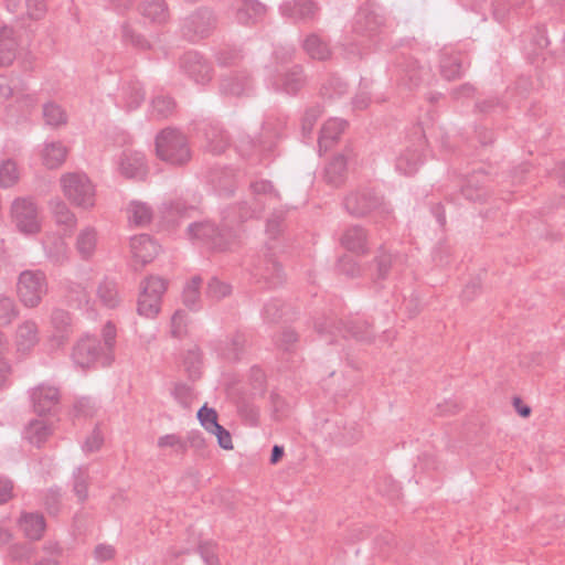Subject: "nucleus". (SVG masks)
I'll return each instance as SVG.
<instances>
[{
	"instance_id": "nucleus-1",
	"label": "nucleus",
	"mask_w": 565,
	"mask_h": 565,
	"mask_svg": "<svg viewBox=\"0 0 565 565\" xmlns=\"http://www.w3.org/2000/svg\"><path fill=\"white\" fill-rule=\"evenodd\" d=\"M249 190L250 202L244 201L228 209L220 227L209 221L190 224L186 231L189 239L193 244L216 252L232 250L237 246L241 234L238 227H234L233 224L257 217L266 206L274 205L280 200L278 191L267 180L252 182Z\"/></svg>"
},
{
	"instance_id": "nucleus-2",
	"label": "nucleus",
	"mask_w": 565,
	"mask_h": 565,
	"mask_svg": "<svg viewBox=\"0 0 565 565\" xmlns=\"http://www.w3.org/2000/svg\"><path fill=\"white\" fill-rule=\"evenodd\" d=\"M103 340L86 335L77 341L73 348L72 359L82 367L109 366L115 360L117 331L113 322L108 321L102 331Z\"/></svg>"
},
{
	"instance_id": "nucleus-3",
	"label": "nucleus",
	"mask_w": 565,
	"mask_h": 565,
	"mask_svg": "<svg viewBox=\"0 0 565 565\" xmlns=\"http://www.w3.org/2000/svg\"><path fill=\"white\" fill-rule=\"evenodd\" d=\"M315 329L321 335L329 338L328 343L338 342V335L342 339L349 337L361 342H371L373 340L372 326L361 316H350L345 320L337 318L334 312L323 316L315 321Z\"/></svg>"
},
{
	"instance_id": "nucleus-4",
	"label": "nucleus",
	"mask_w": 565,
	"mask_h": 565,
	"mask_svg": "<svg viewBox=\"0 0 565 565\" xmlns=\"http://www.w3.org/2000/svg\"><path fill=\"white\" fill-rule=\"evenodd\" d=\"M383 24L384 18L375 8L371 6L361 7L355 14L352 26L355 38L345 47L348 54L356 56L366 54L371 42L381 32Z\"/></svg>"
},
{
	"instance_id": "nucleus-5",
	"label": "nucleus",
	"mask_w": 565,
	"mask_h": 565,
	"mask_svg": "<svg viewBox=\"0 0 565 565\" xmlns=\"http://www.w3.org/2000/svg\"><path fill=\"white\" fill-rule=\"evenodd\" d=\"M158 158L171 166H184L192 157L188 138L174 128L162 129L156 137Z\"/></svg>"
},
{
	"instance_id": "nucleus-6",
	"label": "nucleus",
	"mask_w": 565,
	"mask_h": 565,
	"mask_svg": "<svg viewBox=\"0 0 565 565\" xmlns=\"http://www.w3.org/2000/svg\"><path fill=\"white\" fill-rule=\"evenodd\" d=\"M347 212L355 217H364L369 214H376L387 220L392 213L390 205L383 196L369 186L359 188L344 198Z\"/></svg>"
},
{
	"instance_id": "nucleus-7",
	"label": "nucleus",
	"mask_w": 565,
	"mask_h": 565,
	"mask_svg": "<svg viewBox=\"0 0 565 565\" xmlns=\"http://www.w3.org/2000/svg\"><path fill=\"white\" fill-rule=\"evenodd\" d=\"M65 196L75 205L90 209L95 205V186L85 173H67L61 179Z\"/></svg>"
},
{
	"instance_id": "nucleus-8",
	"label": "nucleus",
	"mask_w": 565,
	"mask_h": 565,
	"mask_svg": "<svg viewBox=\"0 0 565 565\" xmlns=\"http://www.w3.org/2000/svg\"><path fill=\"white\" fill-rule=\"evenodd\" d=\"M18 296L28 308L38 307L47 292L46 276L41 270H24L18 280Z\"/></svg>"
},
{
	"instance_id": "nucleus-9",
	"label": "nucleus",
	"mask_w": 565,
	"mask_h": 565,
	"mask_svg": "<svg viewBox=\"0 0 565 565\" xmlns=\"http://www.w3.org/2000/svg\"><path fill=\"white\" fill-rule=\"evenodd\" d=\"M396 68L398 85L408 90L428 85L433 79L430 67L412 56H403L402 60L398 61Z\"/></svg>"
},
{
	"instance_id": "nucleus-10",
	"label": "nucleus",
	"mask_w": 565,
	"mask_h": 565,
	"mask_svg": "<svg viewBox=\"0 0 565 565\" xmlns=\"http://www.w3.org/2000/svg\"><path fill=\"white\" fill-rule=\"evenodd\" d=\"M194 136L203 143L205 151L212 154L223 153L230 146V137L223 127L209 119L193 122Z\"/></svg>"
},
{
	"instance_id": "nucleus-11",
	"label": "nucleus",
	"mask_w": 565,
	"mask_h": 565,
	"mask_svg": "<svg viewBox=\"0 0 565 565\" xmlns=\"http://www.w3.org/2000/svg\"><path fill=\"white\" fill-rule=\"evenodd\" d=\"M167 289V281L158 276H150L141 285L137 311L146 318H154L160 310L162 295Z\"/></svg>"
},
{
	"instance_id": "nucleus-12",
	"label": "nucleus",
	"mask_w": 565,
	"mask_h": 565,
	"mask_svg": "<svg viewBox=\"0 0 565 565\" xmlns=\"http://www.w3.org/2000/svg\"><path fill=\"white\" fill-rule=\"evenodd\" d=\"M11 217L21 233L35 234L41 230L38 205L30 198H18L12 202Z\"/></svg>"
},
{
	"instance_id": "nucleus-13",
	"label": "nucleus",
	"mask_w": 565,
	"mask_h": 565,
	"mask_svg": "<svg viewBox=\"0 0 565 565\" xmlns=\"http://www.w3.org/2000/svg\"><path fill=\"white\" fill-rule=\"evenodd\" d=\"M215 28V17L206 8L198 9L188 15L181 24V35L189 42L195 43L207 38Z\"/></svg>"
},
{
	"instance_id": "nucleus-14",
	"label": "nucleus",
	"mask_w": 565,
	"mask_h": 565,
	"mask_svg": "<svg viewBox=\"0 0 565 565\" xmlns=\"http://www.w3.org/2000/svg\"><path fill=\"white\" fill-rule=\"evenodd\" d=\"M254 77L248 70H235L220 76L218 92L226 97H248L254 92Z\"/></svg>"
},
{
	"instance_id": "nucleus-15",
	"label": "nucleus",
	"mask_w": 565,
	"mask_h": 565,
	"mask_svg": "<svg viewBox=\"0 0 565 565\" xmlns=\"http://www.w3.org/2000/svg\"><path fill=\"white\" fill-rule=\"evenodd\" d=\"M320 11V6L313 0H290L285 1L279 7V12L284 18L303 24L317 22Z\"/></svg>"
},
{
	"instance_id": "nucleus-16",
	"label": "nucleus",
	"mask_w": 565,
	"mask_h": 565,
	"mask_svg": "<svg viewBox=\"0 0 565 565\" xmlns=\"http://www.w3.org/2000/svg\"><path fill=\"white\" fill-rule=\"evenodd\" d=\"M180 70L196 84H206L212 79L213 67L199 52L189 51L179 61Z\"/></svg>"
},
{
	"instance_id": "nucleus-17",
	"label": "nucleus",
	"mask_w": 565,
	"mask_h": 565,
	"mask_svg": "<svg viewBox=\"0 0 565 565\" xmlns=\"http://www.w3.org/2000/svg\"><path fill=\"white\" fill-rule=\"evenodd\" d=\"M414 135L417 136L416 142L406 147L396 158V170L405 175L414 174L423 163V150L425 147V136L422 128H415Z\"/></svg>"
},
{
	"instance_id": "nucleus-18",
	"label": "nucleus",
	"mask_w": 565,
	"mask_h": 565,
	"mask_svg": "<svg viewBox=\"0 0 565 565\" xmlns=\"http://www.w3.org/2000/svg\"><path fill=\"white\" fill-rule=\"evenodd\" d=\"M486 181L487 175L483 170H473L472 174L463 175V184L461 185L460 193L447 196V201L456 204H461V199L470 202L483 201L487 195L484 189Z\"/></svg>"
},
{
	"instance_id": "nucleus-19",
	"label": "nucleus",
	"mask_w": 565,
	"mask_h": 565,
	"mask_svg": "<svg viewBox=\"0 0 565 565\" xmlns=\"http://www.w3.org/2000/svg\"><path fill=\"white\" fill-rule=\"evenodd\" d=\"M118 169L121 175L135 180H143L149 171L145 153L132 149L121 152Z\"/></svg>"
},
{
	"instance_id": "nucleus-20",
	"label": "nucleus",
	"mask_w": 565,
	"mask_h": 565,
	"mask_svg": "<svg viewBox=\"0 0 565 565\" xmlns=\"http://www.w3.org/2000/svg\"><path fill=\"white\" fill-rule=\"evenodd\" d=\"M143 100L145 92L139 81L134 77L124 78L119 94L115 98L116 105L126 111H131L138 108Z\"/></svg>"
},
{
	"instance_id": "nucleus-21",
	"label": "nucleus",
	"mask_w": 565,
	"mask_h": 565,
	"mask_svg": "<svg viewBox=\"0 0 565 565\" xmlns=\"http://www.w3.org/2000/svg\"><path fill=\"white\" fill-rule=\"evenodd\" d=\"M252 276L257 282L264 281L269 288L281 285L285 279L284 271L271 255H265L263 259L254 265Z\"/></svg>"
},
{
	"instance_id": "nucleus-22",
	"label": "nucleus",
	"mask_w": 565,
	"mask_h": 565,
	"mask_svg": "<svg viewBox=\"0 0 565 565\" xmlns=\"http://www.w3.org/2000/svg\"><path fill=\"white\" fill-rule=\"evenodd\" d=\"M268 82L276 92L295 95L301 89L305 83L302 66L295 65L284 74L271 75Z\"/></svg>"
},
{
	"instance_id": "nucleus-23",
	"label": "nucleus",
	"mask_w": 565,
	"mask_h": 565,
	"mask_svg": "<svg viewBox=\"0 0 565 565\" xmlns=\"http://www.w3.org/2000/svg\"><path fill=\"white\" fill-rule=\"evenodd\" d=\"M34 411L39 415L52 413L58 405L60 392L54 386L39 385L31 394Z\"/></svg>"
},
{
	"instance_id": "nucleus-24",
	"label": "nucleus",
	"mask_w": 565,
	"mask_h": 565,
	"mask_svg": "<svg viewBox=\"0 0 565 565\" xmlns=\"http://www.w3.org/2000/svg\"><path fill=\"white\" fill-rule=\"evenodd\" d=\"M469 63L467 57L459 52H452L445 49L440 57V73L441 76L447 81L459 78Z\"/></svg>"
},
{
	"instance_id": "nucleus-25",
	"label": "nucleus",
	"mask_w": 565,
	"mask_h": 565,
	"mask_svg": "<svg viewBox=\"0 0 565 565\" xmlns=\"http://www.w3.org/2000/svg\"><path fill=\"white\" fill-rule=\"evenodd\" d=\"M207 180L220 196L228 198L234 193L236 180L233 169L213 168L209 172Z\"/></svg>"
},
{
	"instance_id": "nucleus-26",
	"label": "nucleus",
	"mask_w": 565,
	"mask_h": 565,
	"mask_svg": "<svg viewBox=\"0 0 565 565\" xmlns=\"http://www.w3.org/2000/svg\"><path fill=\"white\" fill-rule=\"evenodd\" d=\"M39 341V327L35 321L25 320L18 326L14 342L19 353L28 354Z\"/></svg>"
},
{
	"instance_id": "nucleus-27",
	"label": "nucleus",
	"mask_w": 565,
	"mask_h": 565,
	"mask_svg": "<svg viewBox=\"0 0 565 565\" xmlns=\"http://www.w3.org/2000/svg\"><path fill=\"white\" fill-rule=\"evenodd\" d=\"M130 249L135 260L146 265L158 255L159 245L148 234H140L131 237Z\"/></svg>"
},
{
	"instance_id": "nucleus-28",
	"label": "nucleus",
	"mask_w": 565,
	"mask_h": 565,
	"mask_svg": "<svg viewBox=\"0 0 565 565\" xmlns=\"http://www.w3.org/2000/svg\"><path fill=\"white\" fill-rule=\"evenodd\" d=\"M25 88H18L17 86H12L11 81L4 76L0 75V103L8 100L10 97L14 96L17 102L22 105L26 110L31 109L38 103V98L33 94H25Z\"/></svg>"
},
{
	"instance_id": "nucleus-29",
	"label": "nucleus",
	"mask_w": 565,
	"mask_h": 565,
	"mask_svg": "<svg viewBox=\"0 0 565 565\" xmlns=\"http://www.w3.org/2000/svg\"><path fill=\"white\" fill-rule=\"evenodd\" d=\"M18 524L24 535L32 541L40 540L46 527L44 516L36 512L22 513Z\"/></svg>"
},
{
	"instance_id": "nucleus-30",
	"label": "nucleus",
	"mask_w": 565,
	"mask_h": 565,
	"mask_svg": "<svg viewBox=\"0 0 565 565\" xmlns=\"http://www.w3.org/2000/svg\"><path fill=\"white\" fill-rule=\"evenodd\" d=\"M341 245L350 252L364 254L367 252V235L365 230L360 225L348 227L342 237Z\"/></svg>"
},
{
	"instance_id": "nucleus-31",
	"label": "nucleus",
	"mask_w": 565,
	"mask_h": 565,
	"mask_svg": "<svg viewBox=\"0 0 565 565\" xmlns=\"http://www.w3.org/2000/svg\"><path fill=\"white\" fill-rule=\"evenodd\" d=\"M138 11L143 18L153 23H163L169 18V10L164 0H141Z\"/></svg>"
},
{
	"instance_id": "nucleus-32",
	"label": "nucleus",
	"mask_w": 565,
	"mask_h": 565,
	"mask_svg": "<svg viewBox=\"0 0 565 565\" xmlns=\"http://www.w3.org/2000/svg\"><path fill=\"white\" fill-rule=\"evenodd\" d=\"M347 125L345 120L339 118H331L326 121L321 128L318 140L320 150L324 149V151H327L332 143L338 140Z\"/></svg>"
},
{
	"instance_id": "nucleus-33",
	"label": "nucleus",
	"mask_w": 565,
	"mask_h": 565,
	"mask_svg": "<svg viewBox=\"0 0 565 565\" xmlns=\"http://www.w3.org/2000/svg\"><path fill=\"white\" fill-rule=\"evenodd\" d=\"M266 8L257 0H242L236 10V19L241 24H253L264 17Z\"/></svg>"
},
{
	"instance_id": "nucleus-34",
	"label": "nucleus",
	"mask_w": 565,
	"mask_h": 565,
	"mask_svg": "<svg viewBox=\"0 0 565 565\" xmlns=\"http://www.w3.org/2000/svg\"><path fill=\"white\" fill-rule=\"evenodd\" d=\"M97 246V232L94 227L83 228L76 237V252L82 259L88 260L93 257Z\"/></svg>"
},
{
	"instance_id": "nucleus-35",
	"label": "nucleus",
	"mask_w": 565,
	"mask_h": 565,
	"mask_svg": "<svg viewBox=\"0 0 565 565\" xmlns=\"http://www.w3.org/2000/svg\"><path fill=\"white\" fill-rule=\"evenodd\" d=\"M348 157L345 154H337L327 164L324 178L328 184L339 186L344 182L347 174Z\"/></svg>"
},
{
	"instance_id": "nucleus-36",
	"label": "nucleus",
	"mask_w": 565,
	"mask_h": 565,
	"mask_svg": "<svg viewBox=\"0 0 565 565\" xmlns=\"http://www.w3.org/2000/svg\"><path fill=\"white\" fill-rule=\"evenodd\" d=\"M13 33L12 28L4 25L0 29V66L10 65L15 58L17 42Z\"/></svg>"
},
{
	"instance_id": "nucleus-37",
	"label": "nucleus",
	"mask_w": 565,
	"mask_h": 565,
	"mask_svg": "<svg viewBox=\"0 0 565 565\" xmlns=\"http://www.w3.org/2000/svg\"><path fill=\"white\" fill-rule=\"evenodd\" d=\"M305 52L315 60L324 61L331 56L329 44L318 34H309L302 42Z\"/></svg>"
},
{
	"instance_id": "nucleus-38",
	"label": "nucleus",
	"mask_w": 565,
	"mask_h": 565,
	"mask_svg": "<svg viewBox=\"0 0 565 565\" xmlns=\"http://www.w3.org/2000/svg\"><path fill=\"white\" fill-rule=\"evenodd\" d=\"M280 130L281 127L273 128L271 121L267 119L263 124V134L266 139H259L257 142L250 139L248 140V145L255 152H258L262 156L266 152H270L275 147V139L280 136Z\"/></svg>"
},
{
	"instance_id": "nucleus-39",
	"label": "nucleus",
	"mask_w": 565,
	"mask_h": 565,
	"mask_svg": "<svg viewBox=\"0 0 565 565\" xmlns=\"http://www.w3.org/2000/svg\"><path fill=\"white\" fill-rule=\"evenodd\" d=\"M51 210L55 222L58 225L65 226V232H72L77 223V218L75 214L68 209L65 202L62 200H52L51 201Z\"/></svg>"
},
{
	"instance_id": "nucleus-40",
	"label": "nucleus",
	"mask_w": 565,
	"mask_h": 565,
	"mask_svg": "<svg viewBox=\"0 0 565 565\" xmlns=\"http://www.w3.org/2000/svg\"><path fill=\"white\" fill-rule=\"evenodd\" d=\"M246 339L242 333L234 334L217 349L218 354L227 361H237L244 350Z\"/></svg>"
},
{
	"instance_id": "nucleus-41",
	"label": "nucleus",
	"mask_w": 565,
	"mask_h": 565,
	"mask_svg": "<svg viewBox=\"0 0 565 565\" xmlns=\"http://www.w3.org/2000/svg\"><path fill=\"white\" fill-rule=\"evenodd\" d=\"M66 157V148L61 142L45 143L42 150L43 164L49 169L57 168Z\"/></svg>"
},
{
	"instance_id": "nucleus-42",
	"label": "nucleus",
	"mask_w": 565,
	"mask_h": 565,
	"mask_svg": "<svg viewBox=\"0 0 565 565\" xmlns=\"http://www.w3.org/2000/svg\"><path fill=\"white\" fill-rule=\"evenodd\" d=\"M50 434L51 429L43 419L31 420L24 430L25 438L38 447L47 439Z\"/></svg>"
},
{
	"instance_id": "nucleus-43",
	"label": "nucleus",
	"mask_w": 565,
	"mask_h": 565,
	"mask_svg": "<svg viewBox=\"0 0 565 565\" xmlns=\"http://www.w3.org/2000/svg\"><path fill=\"white\" fill-rule=\"evenodd\" d=\"M128 217L136 226H145L152 220V209L145 202L132 201L128 207Z\"/></svg>"
},
{
	"instance_id": "nucleus-44",
	"label": "nucleus",
	"mask_w": 565,
	"mask_h": 565,
	"mask_svg": "<svg viewBox=\"0 0 565 565\" xmlns=\"http://www.w3.org/2000/svg\"><path fill=\"white\" fill-rule=\"evenodd\" d=\"M288 313V306L280 299L273 298L264 305L262 317L267 323H277Z\"/></svg>"
},
{
	"instance_id": "nucleus-45",
	"label": "nucleus",
	"mask_w": 565,
	"mask_h": 565,
	"mask_svg": "<svg viewBox=\"0 0 565 565\" xmlns=\"http://www.w3.org/2000/svg\"><path fill=\"white\" fill-rule=\"evenodd\" d=\"M47 258L55 265H63L68 260L70 249L67 244L61 238L55 237L50 244L44 246Z\"/></svg>"
},
{
	"instance_id": "nucleus-46",
	"label": "nucleus",
	"mask_w": 565,
	"mask_h": 565,
	"mask_svg": "<svg viewBox=\"0 0 565 565\" xmlns=\"http://www.w3.org/2000/svg\"><path fill=\"white\" fill-rule=\"evenodd\" d=\"M202 278L194 276L183 289V303L191 310H198L200 308V288Z\"/></svg>"
},
{
	"instance_id": "nucleus-47",
	"label": "nucleus",
	"mask_w": 565,
	"mask_h": 565,
	"mask_svg": "<svg viewBox=\"0 0 565 565\" xmlns=\"http://www.w3.org/2000/svg\"><path fill=\"white\" fill-rule=\"evenodd\" d=\"M88 481L87 467L82 466L73 471V492L81 502L85 501L88 497Z\"/></svg>"
},
{
	"instance_id": "nucleus-48",
	"label": "nucleus",
	"mask_w": 565,
	"mask_h": 565,
	"mask_svg": "<svg viewBox=\"0 0 565 565\" xmlns=\"http://www.w3.org/2000/svg\"><path fill=\"white\" fill-rule=\"evenodd\" d=\"M97 296L108 308H115L119 303L117 284L113 280H103L98 286Z\"/></svg>"
},
{
	"instance_id": "nucleus-49",
	"label": "nucleus",
	"mask_w": 565,
	"mask_h": 565,
	"mask_svg": "<svg viewBox=\"0 0 565 565\" xmlns=\"http://www.w3.org/2000/svg\"><path fill=\"white\" fill-rule=\"evenodd\" d=\"M175 104L171 97L158 95L151 100V117L162 119L169 117L174 111Z\"/></svg>"
},
{
	"instance_id": "nucleus-50",
	"label": "nucleus",
	"mask_w": 565,
	"mask_h": 565,
	"mask_svg": "<svg viewBox=\"0 0 565 565\" xmlns=\"http://www.w3.org/2000/svg\"><path fill=\"white\" fill-rule=\"evenodd\" d=\"M527 0H493L492 9L495 20L502 22L511 11H518L525 6Z\"/></svg>"
},
{
	"instance_id": "nucleus-51",
	"label": "nucleus",
	"mask_w": 565,
	"mask_h": 565,
	"mask_svg": "<svg viewBox=\"0 0 565 565\" xmlns=\"http://www.w3.org/2000/svg\"><path fill=\"white\" fill-rule=\"evenodd\" d=\"M67 301L71 306L84 309L89 305V294L82 284L72 282L67 288Z\"/></svg>"
},
{
	"instance_id": "nucleus-52",
	"label": "nucleus",
	"mask_w": 565,
	"mask_h": 565,
	"mask_svg": "<svg viewBox=\"0 0 565 565\" xmlns=\"http://www.w3.org/2000/svg\"><path fill=\"white\" fill-rule=\"evenodd\" d=\"M242 51L236 46L225 45L215 53L216 63L222 67L234 66L243 60Z\"/></svg>"
},
{
	"instance_id": "nucleus-53",
	"label": "nucleus",
	"mask_w": 565,
	"mask_h": 565,
	"mask_svg": "<svg viewBox=\"0 0 565 565\" xmlns=\"http://www.w3.org/2000/svg\"><path fill=\"white\" fill-rule=\"evenodd\" d=\"M43 118L45 124L52 127H58L66 124L65 110L54 102H49L43 105Z\"/></svg>"
},
{
	"instance_id": "nucleus-54",
	"label": "nucleus",
	"mask_w": 565,
	"mask_h": 565,
	"mask_svg": "<svg viewBox=\"0 0 565 565\" xmlns=\"http://www.w3.org/2000/svg\"><path fill=\"white\" fill-rule=\"evenodd\" d=\"M20 178L17 163L12 159H7L0 164V188H11Z\"/></svg>"
},
{
	"instance_id": "nucleus-55",
	"label": "nucleus",
	"mask_w": 565,
	"mask_h": 565,
	"mask_svg": "<svg viewBox=\"0 0 565 565\" xmlns=\"http://www.w3.org/2000/svg\"><path fill=\"white\" fill-rule=\"evenodd\" d=\"M232 294V286L217 277H212L206 286L205 296L212 301H220Z\"/></svg>"
},
{
	"instance_id": "nucleus-56",
	"label": "nucleus",
	"mask_w": 565,
	"mask_h": 565,
	"mask_svg": "<svg viewBox=\"0 0 565 565\" xmlns=\"http://www.w3.org/2000/svg\"><path fill=\"white\" fill-rule=\"evenodd\" d=\"M348 90L347 83L339 76H330L321 87V95L328 98L340 97Z\"/></svg>"
},
{
	"instance_id": "nucleus-57",
	"label": "nucleus",
	"mask_w": 565,
	"mask_h": 565,
	"mask_svg": "<svg viewBox=\"0 0 565 565\" xmlns=\"http://www.w3.org/2000/svg\"><path fill=\"white\" fill-rule=\"evenodd\" d=\"M121 36L126 44H130L138 50H147L150 47L149 41L143 35L136 32V30L128 23L122 25Z\"/></svg>"
},
{
	"instance_id": "nucleus-58",
	"label": "nucleus",
	"mask_w": 565,
	"mask_h": 565,
	"mask_svg": "<svg viewBox=\"0 0 565 565\" xmlns=\"http://www.w3.org/2000/svg\"><path fill=\"white\" fill-rule=\"evenodd\" d=\"M121 36L126 44H130L138 50H147L150 47L149 41L143 35L136 32V30L128 23L122 25Z\"/></svg>"
},
{
	"instance_id": "nucleus-59",
	"label": "nucleus",
	"mask_w": 565,
	"mask_h": 565,
	"mask_svg": "<svg viewBox=\"0 0 565 565\" xmlns=\"http://www.w3.org/2000/svg\"><path fill=\"white\" fill-rule=\"evenodd\" d=\"M19 310L14 300L10 297L0 296V326H9L17 317Z\"/></svg>"
},
{
	"instance_id": "nucleus-60",
	"label": "nucleus",
	"mask_w": 565,
	"mask_h": 565,
	"mask_svg": "<svg viewBox=\"0 0 565 565\" xmlns=\"http://www.w3.org/2000/svg\"><path fill=\"white\" fill-rule=\"evenodd\" d=\"M51 321L56 332L61 333L58 337L64 339L72 324V318L70 313L62 309H55L52 312Z\"/></svg>"
},
{
	"instance_id": "nucleus-61",
	"label": "nucleus",
	"mask_w": 565,
	"mask_h": 565,
	"mask_svg": "<svg viewBox=\"0 0 565 565\" xmlns=\"http://www.w3.org/2000/svg\"><path fill=\"white\" fill-rule=\"evenodd\" d=\"M200 424L204 427V429L209 433H212L218 424V415L214 408L207 407V405H203L196 415Z\"/></svg>"
},
{
	"instance_id": "nucleus-62",
	"label": "nucleus",
	"mask_w": 565,
	"mask_h": 565,
	"mask_svg": "<svg viewBox=\"0 0 565 565\" xmlns=\"http://www.w3.org/2000/svg\"><path fill=\"white\" fill-rule=\"evenodd\" d=\"M393 263V256L384 250H381L380 254L374 259L375 267V279H384Z\"/></svg>"
},
{
	"instance_id": "nucleus-63",
	"label": "nucleus",
	"mask_w": 565,
	"mask_h": 565,
	"mask_svg": "<svg viewBox=\"0 0 565 565\" xmlns=\"http://www.w3.org/2000/svg\"><path fill=\"white\" fill-rule=\"evenodd\" d=\"M322 114V108L319 105L309 107L301 121V129L305 137L310 136L315 127L316 121Z\"/></svg>"
},
{
	"instance_id": "nucleus-64",
	"label": "nucleus",
	"mask_w": 565,
	"mask_h": 565,
	"mask_svg": "<svg viewBox=\"0 0 565 565\" xmlns=\"http://www.w3.org/2000/svg\"><path fill=\"white\" fill-rule=\"evenodd\" d=\"M217 550V544L210 541L203 542L199 545V553L206 565H221Z\"/></svg>"
}]
</instances>
